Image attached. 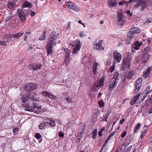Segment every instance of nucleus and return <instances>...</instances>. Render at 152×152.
<instances>
[{
	"mask_svg": "<svg viewBox=\"0 0 152 152\" xmlns=\"http://www.w3.org/2000/svg\"><path fill=\"white\" fill-rule=\"evenodd\" d=\"M29 98L28 96L27 95L23 96L22 97L21 100L23 102H26Z\"/></svg>",
	"mask_w": 152,
	"mask_h": 152,
	"instance_id": "26",
	"label": "nucleus"
},
{
	"mask_svg": "<svg viewBox=\"0 0 152 152\" xmlns=\"http://www.w3.org/2000/svg\"><path fill=\"white\" fill-rule=\"evenodd\" d=\"M49 92L47 91H43L41 93V94L44 96H48V97Z\"/></svg>",
	"mask_w": 152,
	"mask_h": 152,
	"instance_id": "40",
	"label": "nucleus"
},
{
	"mask_svg": "<svg viewBox=\"0 0 152 152\" xmlns=\"http://www.w3.org/2000/svg\"><path fill=\"white\" fill-rule=\"evenodd\" d=\"M46 31H44L43 32V35H42L40 38H39V39L40 40H43L45 38V36L46 35Z\"/></svg>",
	"mask_w": 152,
	"mask_h": 152,
	"instance_id": "33",
	"label": "nucleus"
},
{
	"mask_svg": "<svg viewBox=\"0 0 152 152\" xmlns=\"http://www.w3.org/2000/svg\"><path fill=\"white\" fill-rule=\"evenodd\" d=\"M132 146L131 145V146H130L129 147H128V148L126 150L125 152H130V151L132 149Z\"/></svg>",
	"mask_w": 152,
	"mask_h": 152,
	"instance_id": "48",
	"label": "nucleus"
},
{
	"mask_svg": "<svg viewBox=\"0 0 152 152\" xmlns=\"http://www.w3.org/2000/svg\"><path fill=\"white\" fill-rule=\"evenodd\" d=\"M112 1H109L108 2L107 5H108V6L109 8H112Z\"/></svg>",
	"mask_w": 152,
	"mask_h": 152,
	"instance_id": "47",
	"label": "nucleus"
},
{
	"mask_svg": "<svg viewBox=\"0 0 152 152\" xmlns=\"http://www.w3.org/2000/svg\"><path fill=\"white\" fill-rule=\"evenodd\" d=\"M98 65H99L98 63H97V62H94V64L93 68H96V69H97V66Z\"/></svg>",
	"mask_w": 152,
	"mask_h": 152,
	"instance_id": "49",
	"label": "nucleus"
},
{
	"mask_svg": "<svg viewBox=\"0 0 152 152\" xmlns=\"http://www.w3.org/2000/svg\"><path fill=\"white\" fill-rule=\"evenodd\" d=\"M13 37L12 36H11L8 35L6 36L5 37V38L6 39V41H0V45H3L5 46L7 45V42L8 41V39L10 38L11 37Z\"/></svg>",
	"mask_w": 152,
	"mask_h": 152,
	"instance_id": "21",
	"label": "nucleus"
},
{
	"mask_svg": "<svg viewBox=\"0 0 152 152\" xmlns=\"http://www.w3.org/2000/svg\"><path fill=\"white\" fill-rule=\"evenodd\" d=\"M31 99L33 101H38V99H37L36 98H35L34 97L33 98H31Z\"/></svg>",
	"mask_w": 152,
	"mask_h": 152,
	"instance_id": "63",
	"label": "nucleus"
},
{
	"mask_svg": "<svg viewBox=\"0 0 152 152\" xmlns=\"http://www.w3.org/2000/svg\"><path fill=\"white\" fill-rule=\"evenodd\" d=\"M117 19L118 21H119V23L121 25H122L124 24V22L122 21V15L121 13H118L117 16Z\"/></svg>",
	"mask_w": 152,
	"mask_h": 152,
	"instance_id": "20",
	"label": "nucleus"
},
{
	"mask_svg": "<svg viewBox=\"0 0 152 152\" xmlns=\"http://www.w3.org/2000/svg\"><path fill=\"white\" fill-rule=\"evenodd\" d=\"M97 69H96L95 68H93V72L94 74H96V73Z\"/></svg>",
	"mask_w": 152,
	"mask_h": 152,
	"instance_id": "58",
	"label": "nucleus"
},
{
	"mask_svg": "<svg viewBox=\"0 0 152 152\" xmlns=\"http://www.w3.org/2000/svg\"><path fill=\"white\" fill-rule=\"evenodd\" d=\"M146 0H139L135 7L138 9H140L141 11H143L146 6Z\"/></svg>",
	"mask_w": 152,
	"mask_h": 152,
	"instance_id": "6",
	"label": "nucleus"
},
{
	"mask_svg": "<svg viewBox=\"0 0 152 152\" xmlns=\"http://www.w3.org/2000/svg\"><path fill=\"white\" fill-rule=\"evenodd\" d=\"M117 5V3L115 2H113L112 1V8L113 7H115Z\"/></svg>",
	"mask_w": 152,
	"mask_h": 152,
	"instance_id": "51",
	"label": "nucleus"
},
{
	"mask_svg": "<svg viewBox=\"0 0 152 152\" xmlns=\"http://www.w3.org/2000/svg\"><path fill=\"white\" fill-rule=\"evenodd\" d=\"M141 125V124L140 123H138L136 124L134 129V132H136L138 130L140 129Z\"/></svg>",
	"mask_w": 152,
	"mask_h": 152,
	"instance_id": "29",
	"label": "nucleus"
},
{
	"mask_svg": "<svg viewBox=\"0 0 152 152\" xmlns=\"http://www.w3.org/2000/svg\"><path fill=\"white\" fill-rule=\"evenodd\" d=\"M23 106L26 108L25 110L30 112H32L34 109L35 104L33 102H29L27 104H23Z\"/></svg>",
	"mask_w": 152,
	"mask_h": 152,
	"instance_id": "5",
	"label": "nucleus"
},
{
	"mask_svg": "<svg viewBox=\"0 0 152 152\" xmlns=\"http://www.w3.org/2000/svg\"><path fill=\"white\" fill-rule=\"evenodd\" d=\"M150 88L151 87L150 86L147 87L146 89L143 91L142 94L144 95L147 94L150 91Z\"/></svg>",
	"mask_w": 152,
	"mask_h": 152,
	"instance_id": "30",
	"label": "nucleus"
},
{
	"mask_svg": "<svg viewBox=\"0 0 152 152\" xmlns=\"http://www.w3.org/2000/svg\"><path fill=\"white\" fill-rule=\"evenodd\" d=\"M142 45V43L141 42L137 41L134 44L132 45V47L135 50H138L140 49V47Z\"/></svg>",
	"mask_w": 152,
	"mask_h": 152,
	"instance_id": "13",
	"label": "nucleus"
},
{
	"mask_svg": "<svg viewBox=\"0 0 152 152\" xmlns=\"http://www.w3.org/2000/svg\"><path fill=\"white\" fill-rule=\"evenodd\" d=\"M115 63H114L110 68V70L111 72H113L115 70Z\"/></svg>",
	"mask_w": 152,
	"mask_h": 152,
	"instance_id": "42",
	"label": "nucleus"
},
{
	"mask_svg": "<svg viewBox=\"0 0 152 152\" xmlns=\"http://www.w3.org/2000/svg\"><path fill=\"white\" fill-rule=\"evenodd\" d=\"M98 103L100 107H103L104 106V102L102 100L99 101Z\"/></svg>",
	"mask_w": 152,
	"mask_h": 152,
	"instance_id": "37",
	"label": "nucleus"
},
{
	"mask_svg": "<svg viewBox=\"0 0 152 152\" xmlns=\"http://www.w3.org/2000/svg\"><path fill=\"white\" fill-rule=\"evenodd\" d=\"M42 64L39 63L32 64L28 66L29 69L33 71L40 69L42 68Z\"/></svg>",
	"mask_w": 152,
	"mask_h": 152,
	"instance_id": "7",
	"label": "nucleus"
},
{
	"mask_svg": "<svg viewBox=\"0 0 152 152\" xmlns=\"http://www.w3.org/2000/svg\"><path fill=\"white\" fill-rule=\"evenodd\" d=\"M36 13L34 11H32L31 12V16H33L35 15Z\"/></svg>",
	"mask_w": 152,
	"mask_h": 152,
	"instance_id": "62",
	"label": "nucleus"
},
{
	"mask_svg": "<svg viewBox=\"0 0 152 152\" xmlns=\"http://www.w3.org/2000/svg\"><path fill=\"white\" fill-rule=\"evenodd\" d=\"M104 78L102 77L99 81H96L91 87L90 90L93 92L98 91L102 86H104Z\"/></svg>",
	"mask_w": 152,
	"mask_h": 152,
	"instance_id": "2",
	"label": "nucleus"
},
{
	"mask_svg": "<svg viewBox=\"0 0 152 152\" xmlns=\"http://www.w3.org/2000/svg\"><path fill=\"white\" fill-rule=\"evenodd\" d=\"M59 136L61 137H62L64 136V134L61 132L59 133Z\"/></svg>",
	"mask_w": 152,
	"mask_h": 152,
	"instance_id": "55",
	"label": "nucleus"
},
{
	"mask_svg": "<svg viewBox=\"0 0 152 152\" xmlns=\"http://www.w3.org/2000/svg\"><path fill=\"white\" fill-rule=\"evenodd\" d=\"M142 79L141 78H140L136 81L135 85L136 88L134 91V93H137L138 92L142 85Z\"/></svg>",
	"mask_w": 152,
	"mask_h": 152,
	"instance_id": "12",
	"label": "nucleus"
},
{
	"mask_svg": "<svg viewBox=\"0 0 152 152\" xmlns=\"http://www.w3.org/2000/svg\"><path fill=\"white\" fill-rule=\"evenodd\" d=\"M152 70V66L149 67L147 69L146 72L144 74L143 77L145 78H147L149 75L151 71Z\"/></svg>",
	"mask_w": 152,
	"mask_h": 152,
	"instance_id": "19",
	"label": "nucleus"
},
{
	"mask_svg": "<svg viewBox=\"0 0 152 152\" xmlns=\"http://www.w3.org/2000/svg\"><path fill=\"white\" fill-rule=\"evenodd\" d=\"M125 121V119L124 118H123L122 120H121L120 121V123L121 125L123 124L124 122Z\"/></svg>",
	"mask_w": 152,
	"mask_h": 152,
	"instance_id": "53",
	"label": "nucleus"
},
{
	"mask_svg": "<svg viewBox=\"0 0 152 152\" xmlns=\"http://www.w3.org/2000/svg\"><path fill=\"white\" fill-rule=\"evenodd\" d=\"M150 55L146 53L142 57L143 61L144 63H146L150 59Z\"/></svg>",
	"mask_w": 152,
	"mask_h": 152,
	"instance_id": "22",
	"label": "nucleus"
},
{
	"mask_svg": "<svg viewBox=\"0 0 152 152\" xmlns=\"http://www.w3.org/2000/svg\"><path fill=\"white\" fill-rule=\"evenodd\" d=\"M64 50L66 53V56H70V54L71 53V51L69 49L67 48H64Z\"/></svg>",
	"mask_w": 152,
	"mask_h": 152,
	"instance_id": "25",
	"label": "nucleus"
},
{
	"mask_svg": "<svg viewBox=\"0 0 152 152\" xmlns=\"http://www.w3.org/2000/svg\"><path fill=\"white\" fill-rule=\"evenodd\" d=\"M85 132V130L84 129L82 128L80 129L77 134V136L76 139L75 141L77 142H79L81 140L84 133Z\"/></svg>",
	"mask_w": 152,
	"mask_h": 152,
	"instance_id": "11",
	"label": "nucleus"
},
{
	"mask_svg": "<svg viewBox=\"0 0 152 152\" xmlns=\"http://www.w3.org/2000/svg\"><path fill=\"white\" fill-rule=\"evenodd\" d=\"M71 23L70 22H69L67 24V28L66 30H67L68 28H70V27H71Z\"/></svg>",
	"mask_w": 152,
	"mask_h": 152,
	"instance_id": "57",
	"label": "nucleus"
},
{
	"mask_svg": "<svg viewBox=\"0 0 152 152\" xmlns=\"http://www.w3.org/2000/svg\"><path fill=\"white\" fill-rule=\"evenodd\" d=\"M116 132L114 131L112 132L110 135L111 137L113 136L115 134Z\"/></svg>",
	"mask_w": 152,
	"mask_h": 152,
	"instance_id": "61",
	"label": "nucleus"
},
{
	"mask_svg": "<svg viewBox=\"0 0 152 152\" xmlns=\"http://www.w3.org/2000/svg\"><path fill=\"white\" fill-rule=\"evenodd\" d=\"M134 37H133L132 36V37H129L128 36V34H127V38L126 39V42L127 44H129L131 41V39H132Z\"/></svg>",
	"mask_w": 152,
	"mask_h": 152,
	"instance_id": "28",
	"label": "nucleus"
},
{
	"mask_svg": "<svg viewBox=\"0 0 152 152\" xmlns=\"http://www.w3.org/2000/svg\"><path fill=\"white\" fill-rule=\"evenodd\" d=\"M31 34V33L30 32H26L24 35V38H23V40L24 41H26V40L27 37H28V35H27V34Z\"/></svg>",
	"mask_w": 152,
	"mask_h": 152,
	"instance_id": "45",
	"label": "nucleus"
},
{
	"mask_svg": "<svg viewBox=\"0 0 152 152\" xmlns=\"http://www.w3.org/2000/svg\"><path fill=\"white\" fill-rule=\"evenodd\" d=\"M48 97L50 99H56V96L52 94L50 92H49Z\"/></svg>",
	"mask_w": 152,
	"mask_h": 152,
	"instance_id": "38",
	"label": "nucleus"
},
{
	"mask_svg": "<svg viewBox=\"0 0 152 152\" xmlns=\"http://www.w3.org/2000/svg\"><path fill=\"white\" fill-rule=\"evenodd\" d=\"M67 7L75 11H77V9L75 6V4L72 2L69 1L66 3Z\"/></svg>",
	"mask_w": 152,
	"mask_h": 152,
	"instance_id": "15",
	"label": "nucleus"
},
{
	"mask_svg": "<svg viewBox=\"0 0 152 152\" xmlns=\"http://www.w3.org/2000/svg\"><path fill=\"white\" fill-rule=\"evenodd\" d=\"M131 60L129 57H124L123 59V63L121 67V70H124L126 67H128L130 66Z\"/></svg>",
	"mask_w": 152,
	"mask_h": 152,
	"instance_id": "4",
	"label": "nucleus"
},
{
	"mask_svg": "<svg viewBox=\"0 0 152 152\" xmlns=\"http://www.w3.org/2000/svg\"><path fill=\"white\" fill-rule=\"evenodd\" d=\"M35 137L37 139H39L42 136L39 133H36L35 134Z\"/></svg>",
	"mask_w": 152,
	"mask_h": 152,
	"instance_id": "44",
	"label": "nucleus"
},
{
	"mask_svg": "<svg viewBox=\"0 0 152 152\" xmlns=\"http://www.w3.org/2000/svg\"><path fill=\"white\" fill-rule=\"evenodd\" d=\"M97 129H95L93 132L92 134V137L93 139H94L96 138L97 136Z\"/></svg>",
	"mask_w": 152,
	"mask_h": 152,
	"instance_id": "36",
	"label": "nucleus"
},
{
	"mask_svg": "<svg viewBox=\"0 0 152 152\" xmlns=\"http://www.w3.org/2000/svg\"><path fill=\"white\" fill-rule=\"evenodd\" d=\"M113 55L114 61L117 63H119L122 58L121 54L119 53L114 52L113 53Z\"/></svg>",
	"mask_w": 152,
	"mask_h": 152,
	"instance_id": "9",
	"label": "nucleus"
},
{
	"mask_svg": "<svg viewBox=\"0 0 152 152\" xmlns=\"http://www.w3.org/2000/svg\"><path fill=\"white\" fill-rule=\"evenodd\" d=\"M48 124L52 127H55L56 126V124H55V122L53 120H50V122L48 123Z\"/></svg>",
	"mask_w": 152,
	"mask_h": 152,
	"instance_id": "41",
	"label": "nucleus"
},
{
	"mask_svg": "<svg viewBox=\"0 0 152 152\" xmlns=\"http://www.w3.org/2000/svg\"><path fill=\"white\" fill-rule=\"evenodd\" d=\"M31 5L30 3L28 2L27 1H25L24 2V3L23 4V7H29Z\"/></svg>",
	"mask_w": 152,
	"mask_h": 152,
	"instance_id": "35",
	"label": "nucleus"
},
{
	"mask_svg": "<svg viewBox=\"0 0 152 152\" xmlns=\"http://www.w3.org/2000/svg\"><path fill=\"white\" fill-rule=\"evenodd\" d=\"M33 48L31 47V46H30L28 48V49H27V50L29 51H31V50H33Z\"/></svg>",
	"mask_w": 152,
	"mask_h": 152,
	"instance_id": "60",
	"label": "nucleus"
},
{
	"mask_svg": "<svg viewBox=\"0 0 152 152\" xmlns=\"http://www.w3.org/2000/svg\"><path fill=\"white\" fill-rule=\"evenodd\" d=\"M37 87V85L35 83L28 84L26 85L25 89L26 91H31L35 89Z\"/></svg>",
	"mask_w": 152,
	"mask_h": 152,
	"instance_id": "10",
	"label": "nucleus"
},
{
	"mask_svg": "<svg viewBox=\"0 0 152 152\" xmlns=\"http://www.w3.org/2000/svg\"><path fill=\"white\" fill-rule=\"evenodd\" d=\"M140 32V29L136 27H132L129 32L128 33V36L130 37L132 36L134 37V34H136L139 33Z\"/></svg>",
	"mask_w": 152,
	"mask_h": 152,
	"instance_id": "8",
	"label": "nucleus"
},
{
	"mask_svg": "<svg viewBox=\"0 0 152 152\" xmlns=\"http://www.w3.org/2000/svg\"><path fill=\"white\" fill-rule=\"evenodd\" d=\"M70 45L74 47L72 53L74 54H77L81 47L80 42L79 39H77L72 43L70 44Z\"/></svg>",
	"mask_w": 152,
	"mask_h": 152,
	"instance_id": "3",
	"label": "nucleus"
},
{
	"mask_svg": "<svg viewBox=\"0 0 152 152\" xmlns=\"http://www.w3.org/2000/svg\"><path fill=\"white\" fill-rule=\"evenodd\" d=\"M152 102V97L150 98L148 100H147L146 102V104L149 106L151 104Z\"/></svg>",
	"mask_w": 152,
	"mask_h": 152,
	"instance_id": "43",
	"label": "nucleus"
},
{
	"mask_svg": "<svg viewBox=\"0 0 152 152\" xmlns=\"http://www.w3.org/2000/svg\"><path fill=\"white\" fill-rule=\"evenodd\" d=\"M66 100L69 102H71L72 101L71 99L68 97H67L66 98Z\"/></svg>",
	"mask_w": 152,
	"mask_h": 152,
	"instance_id": "59",
	"label": "nucleus"
},
{
	"mask_svg": "<svg viewBox=\"0 0 152 152\" xmlns=\"http://www.w3.org/2000/svg\"><path fill=\"white\" fill-rule=\"evenodd\" d=\"M45 125L46 124L45 122L41 123L39 125V128L40 129H44V127Z\"/></svg>",
	"mask_w": 152,
	"mask_h": 152,
	"instance_id": "32",
	"label": "nucleus"
},
{
	"mask_svg": "<svg viewBox=\"0 0 152 152\" xmlns=\"http://www.w3.org/2000/svg\"><path fill=\"white\" fill-rule=\"evenodd\" d=\"M126 3V2L125 1H122L118 3V5L119 6H121L122 5Z\"/></svg>",
	"mask_w": 152,
	"mask_h": 152,
	"instance_id": "50",
	"label": "nucleus"
},
{
	"mask_svg": "<svg viewBox=\"0 0 152 152\" xmlns=\"http://www.w3.org/2000/svg\"><path fill=\"white\" fill-rule=\"evenodd\" d=\"M23 34V33H18L14 34L12 36L14 38L19 39L22 35Z\"/></svg>",
	"mask_w": 152,
	"mask_h": 152,
	"instance_id": "23",
	"label": "nucleus"
},
{
	"mask_svg": "<svg viewBox=\"0 0 152 152\" xmlns=\"http://www.w3.org/2000/svg\"><path fill=\"white\" fill-rule=\"evenodd\" d=\"M15 2H10L8 3V7L10 9H12L15 5Z\"/></svg>",
	"mask_w": 152,
	"mask_h": 152,
	"instance_id": "27",
	"label": "nucleus"
},
{
	"mask_svg": "<svg viewBox=\"0 0 152 152\" xmlns=\"http://www.w3.org/2000/svg\"><path fill=\"white\" fill-rule=\"evenodd\" d=\"M70 57L69 56H66L65 58V62L66 64V65H67L70 60Z\"/></svg>",
	"mask_w": 152,
	"mask_h": 152,
	"instance_id": "39",
	"label": "nucleus"
},
{
	"mask_svg": "<svg viewBox=\"0 0 152 152\" xmlns=\"http://www.w3.org/2000/svg\"><path fill=\"white\" fill-rule=\"evenodd\" d=\"M18 129L17 128H15L14 129H13V132L14 134H14L15 133H16L18 131Z\"/></svg>",
	"mask_w": 152,
	"mask_h": 152,
	"instance_id": "56",
	"label": "nucleus"
},
{
	"mask_svg": "<svg viewBox=\"0 0 152 152\" xmlns=\"http://www.w3.org/2000/svg\"><path fill=\"white\" fill-rule=\"evenodd\" d=\"M116 81L114 79H112L110 82V84L109 87V90L111 91L115 87L116 84Z\"/></svg>",
	"mask_w": 152,
	"mask_h": 152,
	"instance_id": "16",
	"label": "nucleus"
},
{
	"mask_svg": "<svg viewBox=\"0 0 152 152\" xmlns=\"http://www.w3.org/2000/svg\"><path fill=\"white\" fill-rule=\"evenodd\" d=\"M79 36L81 38H83L86 36V34L85 31H81L79 33Z\"/></svg>",
	"mask_w": 152,
	"mask_h": 152,
	"instance_id": "31",
	"label": "nucleus"
},
{
	"mask_svg": "<svg viewBox=\"0 0 152 152\" xmlns=\"http://www.w3.org/2000/svg\"><path fill=\"white\" fill-rule=\"evenodd\" d=\"M126 133H127L126 131H124L123 132V133L121 134V137H122V138L124 137L125 136Z\"/></svg>",
	"mask_w": 152,
	"mask_h": 152,
	"instance_id": "46",
	"label": "nucleus"
},
{
	"mask_svg": "<svg viewBox=\"0 0 152 152\" xmlns=\"http://www.w3.org/2000/svg\"><path fill=\"white\" fill-rule=\"evenodd\" d=\"M126 13L128 14L129 15H132L131 13L130 12L129 10H127L126 11Z\"/></svg>",
	"mask_w": 152,
	"mask_h": 152,
	"instance_id": "64",
	"label": "nucleus"
},
{
	"mask_svg": "<svg viewBox=\"0 0 152 152\" xmlns=\"http://www.w3.org/2000/svg\"><path fill=\"white\" fill-rule=\"evenodd\" d=\"M119 73L118 72H116L114 74V75L112 79H114L115 81H116L117 80H118V79H117L118 78V76H119Z\"/></svg>",
	"mask_w": 152,
	"mask_h": 152,
	"instance_id": "34",
	"label": "nucleus"
},
{
	"mask_svg": "<svg viewBox=\"0 0 152 152\" xmlns=\"http://www.w3.org/2000/svg\"><path fill=\"white\" fill-rule=\"evenodd\" d=\"M41 107H37L35 105V107H34V111L35 113L36 114H38L41 112Z\"/></svg>",
	"mask_w": 152,
	"mask_h": 152,
	"instance_id": "24",
	"label": "nucleus"
},
{
	"mask_svg": "<svg viewBox=\"0 0 152 152\" xmlns=\"http://www.w3.org/2000/svg\"><path fill=\"white\" fill-rule=\"evenodd\" d=\"M58 34L56 32L52 33L48 39L46 46L47 55H48L52 52V48L54 43V41L57 38Z\"/></svg>",
	"mask_w": 152,
	"mask_h": 152,
	"instance_id": "1",
	"label": "nucleus"
},
{
	"mask_svg": "<svg viewBox=\"0 0 152 152\" xmlns=\"http://www.w3.org/2000/svg\"><path fill=\"white\" fill-rule=\"evenodd\" d=\"M107 143L106 142H104V144L103 146H102V148H101V150L100 151V152H102V151L103 149L104 148L105 146L107 145Z\"/></svg>",
	"mask_w": 152,
	"mask_h": 152,
	"instance_id": "52",
	"label": "nucleus"
},
{
	"mask_svg": "<svg viewBox=\"0 0 152 152\" xmlns=\"http://www.w3.org/2000/svg\"><path fill=\"white\" fill-rule=\"evenodd\" d=\"M108 117V116L107 115H106L104 116V120L106 122H107Z\"/></svg>",
	"mask_w": 152,
	"mask_h": 152,
	"instance_id": "54",
	"label": "nucleus"
},
{
	"mask_svg": "<svg viewBox=\"0 0 152 152\" xmlns=\"http://www.w3.org/2000/svg\"><path fill=\"white\" fill-rule=\"evenodd\" d=\"M140 94H138L135 95L134 97L130 101V104L131 105H134L135 103L137 100L140 96Z\"/></svg>",
	"mask_w": 152,
	"mask_h": 152,
	"instance_id": "18",
	"label": "nucleus"
},
{
	"mask_svg": "<svg viewBox=\"0 0 152 152\" xmlns=\"http://www.w3.org/2000/svg\"><path fill=\"white\" fill-rule=\"evenodd\" d=\"M102 40H100L95 45L94 48L99 50H101L102 49V50H104V48H102Z\"/></svg>",
	"mask_w": 152,
	"mask_h": 152,
	"instance_id": "17",
	"label": "nucleus"
},
{
	"mask_svg": "<svg viewBox=\"0 0 152 152\" xmlns=\"http://www.w3.org/2000/svg\"><path fill=\"white\" fill-rule=\"evenodd\" d=\"M18 15L20 17L21 20L24 21L25 20V15L24 12L20 9H18L17 10Z\"/></svg>",
	"mask_w": 152,
	"mask_h": 152,
	"instance_id": "14",
	"label": "nucleus"
}]
</instances>
